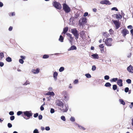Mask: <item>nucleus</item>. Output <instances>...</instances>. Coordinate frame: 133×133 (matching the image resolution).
I'll use <instances>...</instances> for the list:
<instances>
[{"mask_svg":"<svg viewBox=\"0 0 133 133\" xmlns=\"http://www.w3.org/2000/svg\"><path fill=\"white\" fill-rule=\"evenodd\" d=\"M19 62L20 63L22 64H23L24 63V61L22 59H20L19 60Z\"/></svg>","mask_w":133,"mask_h":133,"instance_id":"603ef678","label":"nucleus"},{"mask_svg":"<svg viewBox=\"0 0 133 133\" xmlns=\"http://www.w3.org/2000/svg\"><path fill=\"white\" fill-rule=\"evenodd\" d=\"M113 22L115 25L116 28V29H118L120 26V24L118 21H113Z\"/></svg>","mask_w":133,"mask_h":133,"instance_id":"9d476101","label":"nucleus"},{"mask_svg":"<svg viewBox=\"0 0 133 133\" xmlns=\"http://www.w3.org/2000/svg\"><path fill=\"white\" fill-rule=\"evenodd\" d=\"M33 133H39L38 129H35L33 131Z\"/></svg>","mask_w":133,"mask_h":133,"instance_id":"a18cd8bd","label":"nucleus"},{"mask_svg":"<svg viewBox=\"0 0 133 133\" xmlns=\"http://www.w3.org/2000/svg\"><path fill=\"white\" fill-rule=\"evenodd\" d=\"M66 35L68 36L69 37L70 39H69L70 43H71L73 41V38L72 37L71 35L69 34H67Z\"/></svg>","mask_w":133,"mask_h":133,"instance_id":"aec40b11","label":"nucleus"},{"mask_svg":"<svg viewBox=\"0 0 133 133\" xmlns=\"http://www.w3.org/2000/svg\"><path fill=\"white\" fill-rule=\"evenodd\" d=\"M68 27H66L64 28L63 29V31L62 33V34L63 35L64 34V35L66 32L68 30Z\"/></svg>","mask_w":133,"mask_h":133,"instance_id":"4be33fe9","label":"nucleus"},{"mask_svg":"<svg viewBox=\"0 0 133 133\" xmlns=\"http://www.w3.org/2000/svg\"><path fill=\"white\" fill-rule=\"evenodd\" d=\"M111 10H115L116 11H118V9L116 7H113L111 9Z\"/></svg>","mask_w":133,"mask_h":133,"instance_id":"c03bdc74","label":"nucleus"},{"mask_svg":"<svg viewBox=\"0 0 133 133\" xmlns=\"http://www.w3.org/2000/svg\"><path fill=\"white\" fill-rule=\"evenodd\" d=\"M112 39L111 38H108L105 41V44L107 46H112Z\"/></svg>","mask_w":133,"mask_h":133,"instance_id":"20e7f679","label":"nucleus"},{"mask_svg":"<svg viewBox=\"0 0 133 133\" xmlns=\"http://www.w3.org/2000/svg\"><path fill=\"white\" fill-rule=\"evenodd\" d=\"M118 78H114L112 79V81L113 82H115L118 80Z\"/></svg>","mask_w":133,"mask_h":133,"instance_id":"79ce46f5","label":"nucleus"},{"mask_svg":"<svg viewBox=\"0 0 133 133\" xmlns=\"http://www.w3.org/2000/svg\"><path fill=\"white\" fill-rule=\"evenodd\" d=\"M63 40L64 38L63 37L62 35H61L59 39V41L61 42H63Z\"/></svg>","mask_w":133,"mask_h":133,"instance_id":"b1692460","label":"nucleus"},{"mask_svg":"<svg viewBox=\"0 0 133 133\" xmlns=\"http://www.w3.org/2000/svg\"><path fill=\"white\" fill-rule=\"evenodd\" d=\"M87 22L86 18L83 17L79 20L78 24L80 26H84L86 24Z\"/></svg>","mask_w":133,"mask_h":133,"instance_id":"f257e3e1","label":"nucleus"},{"mask_svg":"<svg viewBox=\"0 0 133 133\" xmlns=\"http://www.w3.org/2000/svg\"><path fill=\"white\" fill-rule=\"evenodd\" d=\"M12 27L11 26H10L9 28V31H11L12 30Z\"/></svg>","mask_w":133,"mask_h":133,"instance_id":"774afa93","label":"nucleus"},{"mask_svg":"<svg viewBox=\"0 0 133 133\" xmlns=\"http://www.w3.org/2000/svg\"><path fill=\"white\" fill-rule=\"evenodd\" d=\"M45 129L47 131H49L50 130V128L49 127H46L45 128Z\"/></svg>","mask_w":133,"mask_h":133,"instance_id":"052dcab7","label":"nucleus"},{"mask_svg":"<svg viewBox=\"0 0 133 133\" xmlns=\"http://www.w3.org/2000/svg\"><path fill=\"white\" fill-rule=\"evenodd\" d=\"M12 124L10 123H9L8 124V126L9 128H11L12 127Z\"/></svg>","mask_w":133,"mask_h":133,"instance_id":"49530a36","label":"nucleus"},{"mask_svg":"<svg viewBox=\"0 0 133 133\" xmlns=\"http://www.w3.org/2000/svg\"><path fill=\"white\" fill-rule=\"evenodd\" d=\"M104 79L105 80H108L109 79V76L108 75H106L104 77Z\"/></svg>","mask_w":133,"mask_h":133,"instance_id":"58836bf2","label":"nucleus"},{"mask_svg":"<svg viewBox=\"0 0 133 133\" xmlns=\"http://www.w3.org/2000/svg\"><path fill=\"white\" fill-rule=\"evenodd\" d=\"M128 29H131L132 28V26H131V25H130L128 26Z\"/></svg>","mask_w":133,"mask_h":133,"instance_id":"338daca9","label":"nucleus"},{"mask_svg":"<svg viewBox=\"0 0 133 133\" xmlns=\"http://www.w3.org/2000/svg\"><path fill=\"white\" fill-rule=\"evenodd\" d=\"M3 5V3L1 2H0V7H2Z\"/></svg>","mask_w":133,"mask_h":133,"instance_id":"0e129e2a","label":"nucleus"},{"mask_svg":"<svg viewBox=\"0 0 133 133\" xmlns=\"http://www.w3.org/2000/svg\"><path fill=\"white\" fill-rule=\"evenodd\" d=\"M91 56L93 58L95 59H98L99 58L98 55L97 54H92L91 55Z\"/></svg>","mask_w":133,"mask_h":133,"instance_id":"412c9836","label":"nucleus"},{"mask_svg":"<svg viewBox=\"0 0 133 133\" xmlns=\"http://www.w3.org/2000/svg\"><path fill=\"white\" fill-rule=\"evenodd\" d=\"M48 90L49 91H52L53 90V88L52 87H50L48 88Z\"/></svg>","mask_w":133,"mask_h":133,"instance_id":"5fc2aeb1","label":"nucleus"},{"mask_svg":"<svg viewBox=\"0 0 133 133\" xmlns=\"http://www.w3.org/2000/svg\"><path fill=\"white\" fill-rule=\"evenodd\" d=\"M85 76L88 78H90L91 77V75L90 74H86L85 75Z\"/></svg>","mask_w":133,"mask_h":133,"instance_id":"473e14b6","label":"nucleus"},{"mask_svg":"<svg viewBox=\"0 0 133 133\" xmlns=\"http://www.w3.org/2000/svg\"><path fill=\"white\" fill-rule=\"evenodd\" d=\"M96 69V67L95 65H94L92 66V70L93 71L95 70Z\"/></svg>","mask_w":133,"mask_h":133,"instance_id":"ea45409f","label":"nucleus"},{"mask_svg":"<svg viewBox=\"0 0 133 133\" xmlns=\"http://www.w3.org/2000/svg\"><path fill=\"white\" fill-rule=\"evenodd\" d=\"M80 15V12H77L75 14L74 17H71L70 18V20L73 19L74 20V19L77 18Z\"/></svg>","mask_w":133,"mask_h":133,"instance_id":"1a4fd4ad","label":"nucleus"},{"mask_svg":"<svg viewBox=\"0 0 133 133\" xmlns=\"http://www.w3.org/2000/svg\"><path fill=\"white\" fill-rule=\"evenodd\" d=\"M44 109V108L43 107L42 105L40 107V109L41 111L43 110Z\"/></svg>","mask_w":133,"mask_h":133,"instance_id":"69168bd1","label":"nucleus"},{"mask_svg":"<svg viewBox=\"0 0 133 133\" xmlns=\"http://www.w3.org/2000/svg\"><path fill=\"white\" fill-rule=\"evenodd\" d=\"M53 6L57 9H60L62 8L61 5L59 3L56 2H55L53 3Z\"/></svg>","mask_w":133,"mask_h":133,"instance_id":"39448f33","label":"nucleus"},{"mask_svg":"<svg viewBox=\"0 0 133 133\" xmlns=\"http://www.w3.org/2000/svg\"><path fill=\"white\" fill-rule=\"evenodd\" d=\"M29 84V81H26V82L24 84H23V85H26L27 84Z\"/></svg>","mask_w":133,"mask_h":133,"instance_id":"6e6d98bb","label":"nucleus"},{"mask_svg":"<svg viewBox=\"0 0 133 133\" xmlns=\"http://www.w3.org/2000/svg\"><path fill=\"white\" fill-rule=\"evenodd\" d=\"M64 67L62 66V67H61L59 69V70L60 72H62L64 70Z\"/></svg>","mask_w":133,"mask_h":133,"instance_id":"2f4dec72","label":"nucleus"},{"mask_svg":"<svg viewBox=\"0 0 133 133\" xmlns=\"http://www.w3.org/2000/svg\"><path fill=\"white\" fill-rule=\"evenodd\" d=\"M56 104L59 107H63V103L61 101H58L56 102Z\"/></svg>","mask_w":133,"mask_h":133,"instance_id":"f8f14e48","label":"nucleus"},{"mask_svg":"<svg viewBox=\"0 0 133 133\" xmlns=\"http://www.w3.org/2000/svg\"><path fill=\"white\" fill-rule=\"evenodd\" d=\"M61 119L63 121H66V119L65 118V117L64 116H62L61 117Z\"/></svg>","mask_w":133,"mask_h":133,"instance_id":"4c0bfd02","label":"nucleus"},{"mask_svg":"<svg viewBox=\"0 0 133 133\" xmlns=\"http://www.w3.org/2000/svg\"><path fill=\"white\" fill-rule=\"evenodd\" d=\"M45 95H50L54 96L55 95V94L53 91H49L46 93Z\"/></svg>","mask_w":133,"mask_h":133,"instance_id":"dca6fc26","label":"nucleus"},{"mask_svg":"<svg viewBox=\"0 0 133 133\" xmlns=\"http://www.w3.org/2000/svg\"><path fill=\"white\" fill-rule=\"evenodd\" d=\"M55 112L54 109L52 108H51L50 109V112L51 114H53Z\"/></svg>","mask_w":133,"mask_h":133,"instance_id":"a19ab883","label":"nucleus"},{"mask_svg":"<svg viewBox=\"0 0 133 133\" xmlns=\"http://www.w3.org/2000/svg\"><path fill=\"white\" fill-rule=\"evenodd\" d=\"M15 116H12L10 117V119L11 121L15 119Z\"/></svg>","mask_w":133,"mask_h":133,"instance_id":"de8ad7c7","label":"nucleus"},{"mask_svg":"<svg viewBox=\"0 0 133 133\" xmlns=\"http://www.w3.org/2000/svg\"><path fill=\"white\" fill-rule=\"evenodd\" d=\"M104 86L106 87H110L111 86V84L109 82H107L105 84Z\"/></svg>","mask_w":133,"mask_h":133,"instance_id":"bb28decb","label":"nucleus"},{"mask_svg":"<svg viewBox=\"0 0 133 133\" xmlns=\"http://www.w3.org/2000/svg\"><path fill=\"white\" fill-rule=\"evenodd\" d=\"M58 74L56 71L54 72L53 74V77L54 80L56 81L57 79V77L58 76Z\"/></svg>","mask_w":133,"mask_h":133,"instance_id":"f3484780","label":"nucleus"},{"mask_svg":"<svg viewBox=\"0 0 133 133\" xmlns=\"http://www.w3.org/2000/svg\"><path fill=\"white\" fill-rule=\"evenodd\" d=\"M76 124L77 125H78V127L80 129H82L83 130H85V129L83 126L79 125L78 124Z\"/></svg>","mask_w":133,"mask_h":133,"instance_id":"a878e982","label":"nucleus"},{"mask_svg":"<svg viewBox=\"0 0 133 133\" xmlns=\"http://www.w3.org/2000/svg\"><path fill=\"white\" fill-rule=\"evenodd\" d=\"M109 31L110 34H112L113 32V31L112 29H110Z\"/></svg>","mask_w":133,"mask_h":133,"instance_id":"4d7b16f0","label":"nucleus"},{"mask_svg":"<svg viewBox=\"0 0 133 133\" xmlns=\"http://www.w3.org/2000/svg\"><path fill=\"white\" fill-rule=\"evenodd\" d=\"M100 3L102 4L110 5L111 4V3L107 0L102 1L100 2Z\"/></svg>","mask_w":133,"mask_h":133,"instance_id":"6e6552de","label":"nucleus"},{"mask_svg":"<svg viewBox=\"0 0 133 133\" xmlns=\"http://www.w3.org/2000/svg\"><path fill=\"white\" fill-rule=\"evenodd\" d=\"M77 49L76 46L74 45H73L71 46L70 48L68 49V51H70L73 50H76Z\"/></svg>","mask_w":133,"mask_h":133,"instance_id":"6ab92c4d","label":"nucleus"},{"mask_svg":"<svg viewBox=\"0 0 133 133\" xmlns=\"http://www.w3.org/2000/svg\"><path fill=\"white\" fill-rule=\"evenodd\" d=\"M9 114L10 115H13L14 114V112L13 111H11L9 112Z\"/></svg>","mask_w":133,"mask_h":133,"instance_id":"3c124183","label":"nucleus"},{"mask_svg":"<svg viewBox=\"0 0 133 133\" xmlns=\"http://www.w3.org/2000/svg\"><path fill=\"white\" fill-rule=\"evenodd\" d=\"M78 83V81L77 79H75L73 83L74 84H76Z\"/></svg>","mask_w":133,"mask_h":133,"instance_id":"c9c22d12","label":"nucleus"},{"mask_svg":"<svg viewBox=\"0 0 133 133\" xmlns=\"http://www.w3.org/2000/svg\"><path fill=\"white\" fill-rule=\"evenodd\" d=\"M117 84L120 87H122L123 86L122 81L121 79H119L117 81Z\"/></svg>","mask_w":133,"mask_h":133,"instance_id":"2eb2a0df","label":"nucleus"},{"mask_svg":"<svg viewBox=\"0 0 133 133\" xmlns=\"http://www.w3.org/2000/svg\"><path fill=\"white\" fill-rule=\"evenodd\" d=\"M99 47L101 48H103L104 47V46L103 44H102L99 45Z\"/></svg>","mask_w":133,"mask_h":133,"instance_id":"680f3d73","label":"nucleus"},{"mask_svg":"<svg viewBox=\"0 0 133 133\" xmlns=\"http://www.w3.org/2000/svg\"><path fill=\"white\" fill-rule=\"evenodd\" d=\"M6 61H7L8 62H10L12 61L11 58L9 57H7L6 59Z\"/></svg>","mask_w":133,"mask_h":133,"instance_id":"c756f323","label":"nucleus"},{"mask_svg":"<svg viewBox=\"0 0 133 133\" xmlns=\"http://www.w3.org/2000/svg\"><path fill=\"white\" fill-rule=\"evenodd\" d=\"M62 94L64 96L68 95L67 92L66 91H64L62 92Z\"/></svg>","mask_w":133,"mask_h":133,"instance_id":"7c9ffc66","label":"nucleus"},{"mask_svg":"<svg viewBox=\"0 0 133 133\" xmlns=\"http://www.w3.org/2000/svg\"><path fill=\"white\" fill-rule=\"evenodd\" d=\"M38 115V113H36L34 114V117L36 118L37 117Z\"/></svg>","mask_w":133,"mask_h":133,"instance_id":"bf43d9fd","label":"nucleus"},{"mask_svg":"<svg viewBox=\"0 0 133 133\" xmlns=\"http://www.w3.org/2000/svg\"><path fill=\"white\" fill-rule=\"evenodd\" d=\"M129 90V88L128 87H126L124 91L125 92H127Z\"/></svg>","mask_w":133,"mask_h":133,"instance_id":"8fccbe9b","label":"nucleus"},{"mask_svg":"<svg viewBox=\"0 0 133 133\" xmlns=\"http://www.w3.org/2000/svg\"><path fill=\"white\" fill-rule=\"evenodd\" d=\"M71 33L75 37V39L77 40L78 38L79 35L77 30L76 29H71Z\"/></svg>","mask_w":133,"mask_h":133,"instance_id":"f03ea898","label":"nucleus"},{"mask_svg":"<svg viewBox=\"0 0 133 133\" xmlns=\"http://www.w3.org/2000/svg\"><path fill=\"white\" fill-rule=\"evenodd\" d=\"M68 106L67 104H65L64 106L63 105V107H61L60 109L61 111L63 112H66L68 109Z\"/></svg>","mask_w":133,"mask_h":133,"instance_id":"423d86ee","label":"nucleus"},{"mask_svg":"<svg viewBox=\"0 0 133 133\" xmlns=\"http://www.w3.org/2000/svg\"><path fill=\"white\" fill-rule=\"evenodd\" d=\"M117 87L116 85L114 84L113 85L112 88L114 90H115L117 89Z\"/></svg>","mask_w":133,"mask_h":133,"instance_id":"f704fd0d","label":"nucleus"},{"mask_svg":"<svg viewBox=\"0 0 133 133\" xmlns=\"http://www.w3.org/2000/svg\"><path fill=\"white\" fill-rule=\"evenodd\" d=\"M38 119L39 120L42 119V115H39L38 116Z\"/></svg>","mask_w":133,"mask_h":133,"instance_id":"864d4df0","label":"nucleus"},{"mask_svg":"<svg viewBox=\"0 0 133 133\" xmlns=\"http://www.w3.org/2000/svg\"><path fill=\"white\" fill-rule=\"evenodd\" d=\"M116 18L118 19H121L122 18V16L120 14L118 15L116 14Z\"/></svg>","mask_w":133,"mask_h":133,"instance_id":"5701e85b","label":"nucleus"},{"mask_svg":"<svg viewBox=\"0 0 133 133\" xmlns=\"http://www.w3.org/2000/svg\"><path fill=\"white\" fill-rule=\"evenodd\" d=\"M4 65V64L3 62H0V66L2 67Z\"/></svg>","mask_w":133,"mask_h":133,"instance_id":"e2e57ef3","label":"nucleus"},{"mask_svg":"<svg viewBox=\"0 0 133 133\" xmlns=\"http://www.w3.org/2000/svg\"><path fill=\"white\" fill-rule=\"evenodd\" d=\"M49 57V56L48 55H44L43 56V58L44 59H46L48 58Z\"/></svg>","mask_w":133,"mask_h":133,"instance_id":"72a5a7b5","label":"nucleus"},{"mask_svg":"<svg viewBox=\"0 0 133 133\" xmlns=\"http://www.w3.org/2000/svg\"><path fill=\"white\" fill-rule=\"evenodd\" d=\"M88 12H86L84 14L83 16L84 17H86L88 15Z\"/></svg>","mask_w":133,"mask_h":133,"instance_id":"13d9d810","label":"nucleus"},{"mask_svg":"<svg viewBox=\"0 0 133 133\" xmlns=\"http://www.w3.org/2000/svg\"><path fill=\"white\" fill-rule=\"evenodd\" d=\"M122 33L123 34V36L125 37L127 34L129 33V32L127 29H124L122 31Z\"/></svg>","mask_w":133,"mask_h":133,"instance_id":"4468645a","label":"nucleus"},{"mask_svg":"<svg viewBox=\"0 0 133 133\" xmlns=\"http://www.w3.org/2000/svg\"><path fill=\"white\" fill-rule=\"evenodd\" d=\"M40 71V69L39 68H37L36 69H32L31 70V72L34 74H38Z\"/></svg>","mask_w":133,"mask_h":133,"instance_id":"9b49d317","label":"nucleus"},{"mask_svg":"<svg viewBox=\"0 0 133 133\" xmlns=\"http://www.w3.org/2000/svg\"><path fill=\"white\" fill-rule=\"evenodd\" d=\"M63 8L65 12L67 13H68L71 11L70 7L66 4H63Z\"/></svg>","mask_w":133,"mask_h":133,"instance_id":"7ed1b4c3","label":"nucleus"},{"mask_svg":"<svg viewBox=\"0 0 133 133\" xmlns=\"http://www.w3.org/2000/svg\"><path fill=\"white\" fill-rule=\"evenodd\" d=\"M131 80L130 79H128L126 80V82L128 84H130L131 83Z\"/></svg>","mask_w":133,"mask_h":133,"instance_id":"e433bc0d","label":"nucleus"},{"mask_svg":"<svg viewBox=\"0 0 133 133\" xmlns=\"http://www.w3.org/2000/svg\"><path fill=\"white\" fill-rule=\"evenodd\" d=\"M127 70L131 73H133V67L131 65H130L127 68Z\"/></svg>","mask_w":133,"mask_h":133,"instance_id":"ddd939ff","label":"nucleus"},{"mask_svg":"<svg viewBox=\"0 0 133 133\" xmlns=\"http://www.w3.org/2000/svg\"><path fill=\"white\" fill-rule=\"evenodd\" d=\"M64 99L66 101H68L69 98V96L68 95L65 96H64Z\"/></svg>","mask_w":133,"mask_h":133,"instance_id":"c85d7f7f","label":"nucleus"},{"mask_svg":"<svg viewBox=\"0 0 133 133\" xmlns=\"http://www.w3.org/2000/svg\"><path fill=\"white\" fill-rule=\"evenodd\" d=\"M120 103L121 104L124 105L125 104V103L124 101L122 99H119V100Z\"/></svg>","mask_w":133,"mask_h":133,"instance_id":"cd10ccee","label":"nucleus"},{"mask_svg":"<svg viewBox=\"0 0 133 133\" xmlns=\"http://www.w3.org/2000/svg\"><path fill=\"white\" fill-rule=\"evenodd\" d=\"M4 57V55L3 53L2 52L0 53V60H2Z\"/></svg>","mask_w":133,"mask_h":133,"instance_id":"393cba45","label":"nucleus"},{"mask_svg":"<svg viewBox=\"0 0 133 133\" xmlns=\"http://www.w3.org/2000/svg\"><path fill=\"white\" fill-rule=\"evenodd\" d=\"M23 112L25 115L27 116L29 118H30V117L32 115V114L31 111H24Z\"/></svg>","mask_w":133,"mask_h":133,"instance_id":"0eeeda50","label":"nucleus"},{"mask_svg":"<svg viewBox=\"0 0 133 133\" xmlns=\"http://www.w3.org/2000/svg\"><path fill=\"white\" fill-rule=\"evenodd\" d=\"M80 35L81 38L83 39L85 37V32L82 31L80 32Z\"/></svg>","mask_w":133,"mask_h":133,"instance_id":"a211bd4d","label":"nucleus"},{"mask_svg":"<svg viewBox=\"0 0 133 133\" xmlns=\"http://www.w3.org/2000/svg\"><path fill=\"white\" fill-rule=\"evenodd\" d=\"M75 119L74 117H71L70 119V120L73 122H74L75 121Z\"/></svg>","mask_w":133,"mask_h":133,"instance_id":"37998d69","label":"nucleus"},{"mask_svg":"<svg viewBox=\"0 0 133 133\" xmlns=\"http://www.w3.org/2000/svg\"><path fill=\"white\" fill-rule=\"evenodd\" d=\"M22 112L21 111H18L17 112V115H20L22 113Z\"/></svg>","mask_w":133,"mask_h":133,"instance_id":"09e8293b","label":"nucleus"}]
</instances>
